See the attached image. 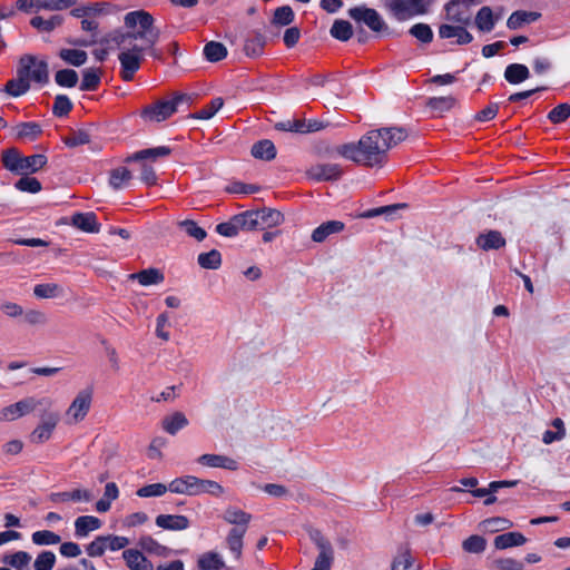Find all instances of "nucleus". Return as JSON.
Listing matches in <instances>:
<instances>
[{
    "instance_id": "obj_1",
    "label": "nucleus",
    "mask_w": 570,
    "mask_h": 570,
    "mask_svg": "<svg viewBox=\"0 0 570 570\" xmlns=\"http://www.w3.org/2000/svg\"><path fill=\"white\" fill-rule=\"evenodd\" d=\"M126 31H114L101 43L114 42L119 49L121 77L130 81L144 60V52L158 41L160 31L154 26V18L145 10L130 11L124 18Z\"/></svg>"
},
{
    "instance_id": "obj_2",
    "label": "nucleus",
    "mask_w": 570,
    "mask_h": 570,
    "mask_svg": "<svg viewBox=\"0 0 570 570\" xmlns=\"http://www.w3.org/2000/svg\"><path fill=\"white\" fill-rule=\"evenodd\" d=\"M406 138L403 128H382L364 135L357 145L345 144L337 148L341 156L354 163L374 166L381 164L389 149Z\"/></svg>"
},
{
    "instance_id": "obj_3",
    "label": "nucleus",
    "mask_w": 570,
    "mask_h": 570,
    "mask_svg": "<svg viewBox=\"0 0 570 570\" xmlns=\"http://www.w3.org/2000/svg\"><path fill=\"white\" fill-rule=\"evenodd\" d=\"M384 10L396 21L429 13L434 0H381Z\"/></svg>"
},
{
    "instance_id": "obj_4",
    "label": "nucleus",
    "mask_w": 570,
    "mask_h": 570,
    "mask_svg": "<svg viewBox=\"0 0 570 570\" xmlns=\"http://www.w3.org/2000/svg\"><path fill=\"white\" fill-rule=\"evenodd\" d=\"M111 12V6L107 2H95L73 8L70 14L80 19L81 29L90 32L94 38L99 32V20Z\"/></svg>"
},
{
    "instance_id": "obj_5",
    "label": "nucleus",
    "mask_w": 570,
    "mask_h": 570,
    "mask_svg": "<svg viewBox=\"0 0 570 570\" xmlns=\"http://www.w3.org/2000/svg\"><path fill=\"white\" fill-rule=\"evenodd\" d=\"M52 404L49 397L37 399L28 396L20 401L9 404L0 410V422L8 423L17 421L30 413L38 406H50Z\"/></svg>"
},
{
    "instance_id": "obj_6",
    "label": "nucleus",
    "mask_w": 570,
    "mask_h": 570,
    "mask_svg": "<svg viewBox=\"0 0 570 570\" xmlns=\"http://www.w3.org/2000/svg\"><path fill=\"white\" fill-rule=\"evenodd\" d=\"M94 400V387L87 386L77 392L68 409L66 410V420L69 424L80 423L90 412Z\"/></svg>"
},
{
    "instance_id": "obj_7",
    "label": "nucleus",
    "mask_w": 570,
    "mask_h": 570,
    "mask_svg": "<svg viewBox=\"0 0 570 570\" xmlns=\"http://www.w3.org/2000/svg\"><path fill=\"white\" fill-rule=\"evenodd\" d=\"M184 96H176L171 100L157 101L154 105L147 106L142 110L141 116L147 121H164L177 111V107L184 100Z\"/></svg>"
},
{
    "instance_id": "obj_8",
    "label": "nucleus",
    "mask_w": 570,
    "mask_h": 570,
    "mask_svg": "<svg viewBox=\"0 0 570 570\" xmlns=\"http://www.w3.org/2000/svg\"><path fill=\"white\" fill-rule=\"evenodd\" d=\"M19 75H22L30 85V81L46 83L48 81V65L42 60H37L31 56L20 59Z\"/></svg>"
},
{
    "instance_id": "obj_9",
    "label": "nucleus",
    "mask_w": 570,
    "mask_h": 570,
    "mask_svg": "<svg viewBox=\"0 0 570 570\" xmlns=\"http://www.w3.org/2000/svg\"><path fill=\"white\" fill-rule=\"evenodd\" d=\"M309 538L318 549V556L312 570H331L334 560L331 542L318 530H311Z\"/></svg>"
},
{
    "instance_id": "obj_10",
    "label": "nucleus",
    "mask_w": 570,
    "mask_h": 570,
    "mask_svg": "<svg viewBox=\"0 0 570 570\" xmlns=\"http://www.w3.org/2000/svg\"><path fill=\"white\" fill-rule=\"evenodd\" d=\"M348 14L355 21L365 23L374 32H385L389 30L387 23L375 9L364 6L355 7L350 9Z\"/></svg>"
},
{
    "instance_id": "obj_11",
    "label": "nucleus",
    "mask_w": 570,
    "mask_h": 570,
    "mask_svg": "<svg viewBox=\"0 0 570 570\" xmlns=\"http://www.w3.org/2000/svg\"><path fill=\"white\" fill-rule=\"evenodd\" d=\"M479 4V0H452L445 6L446 19L460 24H469L472 18V7Z\"/></svg>"
},
{
    "instance_id": "obj_12",
    "label": "nucleus",
    "mask_w": 570,
    "mask_h": 570,
    "mask_svg": "<svg viewBox=\"0 0 570 570\" xmlns=\"http://www.w3.org/2000/svg\"><path fill=\"white\" fill-rule=\"evenodd\" d=\"M59 414L57 412L45 413L30 434V441L36 444H42L49 441L52 436L59 422Z\"/></svg>"
},
{
    "instance_id": "obj_13",
    "label": "nucleus",
    "mask_w": 570,
    "mask_h": 570,
    "mask_svg": "<svg viewBox=\"0 0 570 570\" xmlns=\"http://www.w3.org/2000/svg\"><path fill=\"white\" fill-rule=\"evenodd\" d=\"M342 175V168L337 164H316L306 170L308 179L314 181L336 180Z\"/></svg>"
},
{
    "instance_id": "obj_14",
    "label": "nucleus",
    "mask_w": 570,
    "mask_h": 570,
    "mask_svg": "<svg viewBox=\"0 0 570 570\" xmlns=\"http://www.w3.org/2000/svg\"><path fill=\"white\" fill-rule=\"evenodd\" d=\"M502 9L495 13L489 6L480 8L474 18L475 27L481 32H491L495 23L501 19Z\"/></svg>"
},
{
    "instance_id": "obj_15",
    "label": "nucleus",
    "mask_w": 570,
    "mask_h": 570,
    "mask_svg": "<svg viewBox=\"0 0 570 570\" xmlns=\"http://www.w3.org/2000/svg\"><path fill=\"white\" fill-rule=\"evenodd\" d=\"M155 523L164 530L181 531L189 528V520L181 514H159L156 517Z\"/></svg>"
},
{
    "instance_id": "obj_16",
    "label": "nucleus",
    "mask_w": 570,
    "mask_h": 570,
    "mask_svg": "<svg viewBox=\"0 0 570 570\" xmlns=\"http://www.w3.org/2000/svg\"><path fill=\"white\" fill-rule=\"evenodd\" d=\"M439 36L443 39L455 38L458 45H466L473 40V36L463 27V24H441L439 28Z\"/></svg>"
},
{
    "instance_id": "obj_17",
    "label": "nucleus",
    "mask_w": 570,
    "mask_h": 570,
    "mask_svg": "<svg viewBox=\"0 0 570 570\" xmlns=\"http://www.w3.org/2000/svg\"><path fill=\"white\" fill-rule=\"evenodd\" d=\"M122 558L130 570H154L153 562L137 549L125 550Z\"/></svg>"
},
{
    "instance_id": "obj_18",
    "label": "nucleus",
    "mask_w": 570,
    "mask_h": 570,
    "mask_svg": "<svg viewBox=\"0 0 570 570\" xmlns=\"http://www.w3.org/2000/svg\"><path fill=\"white\" fill-rule=\"evenodd\" d=\"M223 519L233 524V529L239 530V528H243V531H247L252 515L239 508L228 507L223 513Z\"/></svg>"
},
{
    "instance_id": "obj_19",
    "label": "nucleus",
    "mask_w": 570,
    "mask_h": 570,
    "mask_svg": "<svg viewBox=\"0 0 570 570\" xmlns=\"http://www.w3.org/2000/svg\"><path fill=\"white\" fill-rule=\"evenodd\" d=\"M345 225L341 220H328L321 224L312 233V240L315 243H323L331 235L338 234L344 229Z\"/></svg>"
},
{
    "instance_id": "obj_20",
    "label": "nucleus",
    "mask_w": 570,
    "mask_h": 570,
    "mask_svg": "<svg viewBox=\"0 0 570 570\" xmlns=\"http://www.w3.org/2000/svg\"><path fill=\"white\" fill-rule=\"evenodd\" d=\"M101 521L94 515H82L75 520V534L77 538H86L90 532L100 529Z\"/></svg>"
},
{
    "instance_id": "obj_21",
    "label": "nucleus",
    "mask_w": 570,
    "mask_h": 570,
    "mask_svg": "<svg viewBox=\"0 0 570 570\" xmlns=\"http://www.w3.org/2000/svg\"><path fill=\"white\" fill-rule=\"evenodd\" d=\"M71 224L76 228L86 233H98L99 224L94 213H77L71 218Z\"/></svg>"
},
{
    "instance_id": "obj_22",
    "label": "nucleus",
    "mask_w": 570,
    "mask_h": 570,
    "mask_svg": "<svg viewBox=\"0 0 570 570\" xmlns=\"http://www.w3.org/2000/svg\"><path fill=\"white\" fill-rule=\"evenodd\" d=\"M196 476L185 475L181 478L174 479L169 484L168 489L171 493L196 495Z\"/></svg>"
},
{
    "instance_id": "obj_23",
    "label": "nucleus",
    "mask_w": 570,
    "mask_h": 570,
    "mask_svg": "<svg viewBox=\"0 0 570 570\" xmlns=\"http://www.w3.org/2000/svg\"><path fill=\"white\" fill-rule=\"evenodd\" d=\"M541 18V13L535 11L518 10L511 13L507 20V27L510 30L520 29L527 23L534 22Z\"/></svg>"
},
{
    "instance_id": "obj_24",
    "label": "nucleus",
    "mask_w": 570,
    "mask_h": 570,
    "mask_svg": "<svg viewBox=\"0 0 570 570\" xmlns=\"http://www.w3.org/2000/svg\"><path fill=\"white\" fill-rule=\"evenodd\" d=\"M197 462L210 468H223L227 470L237 469V462L234 459L225 455L203 454L197 459Z\"/></svg>"
},
{
    "instance_id": "obj_25",
    "label": "nucleus",
    "mask_w": 570,
    "mask_h": 570,
    "mask_svg": "<svg viewBox=\"0 0 570 570\" xmlns=\"http://www.w3.org/2000/svg\"><path fill=\"white\" fill-rule=\"evenodd\" d=\"M258 228H272L279 226L284 222V216L281 212L272 208H263L256 210Z\"/></svg>"
},
{
    "instance_id": "obj_26",
    "label": "nucleus",
    "mask_w": 570,
    "mask_h": 570,
    "mask_svg": "<svg viewBox=\"0 0 570 570\" xmlns=\"http://www.w3.org/2000/svg\"><path fill=\"white\" fill-rule=\"evenodd\" d=\"M138 546L142 551L157 557L167 558L171 554V550L168 547L163 546L150 535L140 537Z\"/></svg>"
},
{
    "instance_id": "obj_27",
    "label": "nucleus",
    "mask_w": 570,
    "mask_h": 570,
    "mask_svg": "<svg viewBox=\"0 0 570 570\" xmlns=\"http://www.w3.org/2000/svg\"><path fill=\"white\" fill-rule=\"evenodd\" d=\"M476 244L483 250L499 249L505 245V239L500 232L489 230L478 236Z\"/></svg>"
},
{
    "instance_id": "obj_28",
    "label": "nucleus",
    "mask_w": 570,
    "mask_h": 570,
    "mask_svg": "<svg viewBox=\"0 0 570 570\" xmlns=\"http://www.w3.org/2000/svg\"><path fill=\"white\" fill-rule=\"evenodd\" d=\"M527 542L525 537L520 532H507L494 538L493 544L498 550L512 547H520Z\"/></svg>"
},
{
    "instance_id": "obj_29",
    "label": "nucleus",
    "mask_w": 570,
    "mask_h": 570,
    "mask_svg": "<svg viewBox=\"0 0 570 570\" xmlns=\"http://www.w3.org/2000/svg\"><path fill=\"white\" fill-rule=\"evenodd\" d=\"M92 499V494L87 489H75L72 491L59 492L55 493L51 497V500L57 503H63L68 501L75 502H89Z\"/></svg>"
},
{
    "instance_id": "obj_30",
    "label": "nucleus",
    "mask_w": 570,
    "mask_h": 570,
    "mask_svg": "<svg viewBox=\"0 0 570 570\" xmlns=\"http://www.w3.org/2000/svg\"><path fill=\"white\" fill-rule=\"evenodd\" d=\"M246 532L247 531H243V528H239V530L230 529L226 537V546L236 560H239L242 557L244 546L243 539Z\"/></svg>"
},
{
    "instance_id": "obj_31",
    "label": "nucleus",
    "mask_w": 570,
    "mask_h": 570,
    "mask_svg": "<svg viewBox=\"0 0 570 570\" xmlns=\"http://www.w3.org/2000/svg\"><path fill=\"white\" fill-rule=\"evenodd\" d=\"M187 425L188 419L181 412H174L173 414L165 416L161 422L163 429L171 435H175Z\"/></svg>"
},
{
    "instance_id": "obj_32",
    "label": "nucleus",
    "mask_w": 570,
    "mask_h": 570,
    "mask_svg": "<svg viewBox=\"0 0 570 570\" xmlns=\"http://www.w3.org/2000/svg\"><path fill=\"white\" fill-rule=\"evenodd\" d=\"M12 131L19 139L35 140L42 134V128L39 124L29 121L16 125Z\"/></svg>"
},
{
    "instance_id": "obj_33",
    "label": "nucleus",
    "mask_w": 570,
    "mask_h": 570,
    "mask_svg": "<svg viewBox=\"0 0 570 570\" xmlns=\"http://www.w3.org/2000/svg\"><path fill=\"white\" fill-rule=\"evenodd\" d=\"M170 154V148L166 146H159L155 148H148L140 151H137L129 156L126 161H145V160H155L160 157H166Z\"/></svg>"
},
{
    "instance_id": "obj_34",
    "label": "nucleus",
    "mask_w": 570,
    "mask_h": 570,
    "mask_svg": "<svg viewBox=\"0 0 570 570\" xmlns=\"http://www.w3.org/2000/svg\"><path fill=\"white\" fill-rule=\"evenodd\" d=\"M512 525H513L512 521H510L507 518L493 517V518L483 520L479 524V528L482 532H485V533H497V532L505 531V530L512 528Z\"/></svg>"
},
{
    "instance_id": "obj_35",
    "label": "nucleus",
    "mask_w": 570,
    "mask_h": 570,
    "mask_svg": "<svg viewBox=\"0 0 570 570\" xmlns=\"http://www.w3.org/2000/svg\"><path fill=\"white\" fill-rule=\"evenodd\" d=\"M130 279H136L142 286H150L160 284L164 281V275L159 269L148 268L138 273L129 275Z\"/></svg>"
},
{
    "instance_id": "obj_36",
    "label": "nucleus",
    "mask_w": 570,
    "mask_h": 570,
    "mask_svg": "<svg viewBox=\"0 0 570 570\" xmlns=\"http://www.w3.org/2000/svg\"><path fill=\"white\" fill-rule=\"evenodd\" d=\"M197 566L200 570H220L225 562L219 553L209 551L199 556Z\"/></svg>"
},
{
    "instance_id": "obj_37",
    "label": "nucleus",
    "mask_w": 570,
    "mask_h": 570,
    "mask_svg": "<svg viewBox=\"0 0 570 570\" xmlns=\"http://www.w3.org/2000/svg\"><path fill=\"white\" fill-rule=\"evenodd\" d=\"M530 76L527 66L521 63H511L505 68L504 78L508 82L517 85L527 80Z\"/></svg>"
},
{
    "instance_id": "obj_38",
    "label": "nucleus",
    "mask_w": 570,
    "mask_h": 570,
    "mask_svg": "<svg viewBox=\"0 0 570 570\" xmlns=\"http://www.w3.org/2000/svg\"><path fill=\"white\" fill-rule=\"evenodd\" d=\"M47 164V157L42 154H36L28 157L22 156L19 174H32L41 169Z\"/></svg>"
},
{
    "instance_id": "obj_39",
    "label": "nucleus",
    "mask_w": 570,
    "mask_h": 570,
    "mask_svg": "<svg viewBox=\"0 0 570 570\" xmlns=\"http://www.w3.org/2000/svg\"><path fill=\"white\" fill-rule=\"evenodd\" d=\"M252 155L257 159L272 160L276 156V148L271 140L264 139L253 145Z\"/></svg>"
},
{
    "instance_id": "obj_40",
    "label": "nucleus",
    "mask_w": 570,
    "mask_h": 570,
    "mask_svg": "<svg viewBox=\"0 0 570 570\" xmlns=\"http://www.w3.org/2000/svg\"><path fill=\"white\" fill-rule=\"evenodd\" d=\"M132 179V174L126 167H119L110 173L109 184L114 189H122L129 186Z\"/></svg>"
},
{
    "instance_id": "obj_41",
    "label": "nucleus",
    "mask_w": 570,
    "mask_h": 570,
    "mask_svg": "<svg viewBox=\"0 0 570 570\" xmlns=\"http://www.w3.org/2000/svg\"><path fill=\"white\" fill-rule=\"evenodd\" d=\"M59 57L68 65L80 67L86 63L87 52L79 49H61Z\"/></svg>"
},
{
    "instance_id": "obj_42",
    "label": "nucleus",
    "mask_w": 570,
    "mask_h": 570,
    "mask_svg": "<svg viewBox=\"0 0 570 570\" xmlns=\"http://www.w3.org/2000/svg\"><path fill=\"white\" fill-rule=\"evenodd\" d=\"M62 294V287L55 283L38 284L33 287V295L38 298H55Z\"/></svg>"
},
{
    "instance_id": "obj_43",
    "label": "nucleus",
    "mask_w": 570,
    "mask_h": 570,
    "mask_svg": "<svg viewBox=\"0 0 570 570\" xmlns=\"http://www.w3.org/2000/svg\"><path fill=\"white\" fill-rule=\"evenodd\" d=\"M392 570H420V564L407 550H404L395 557Z\"/></svg>"
},
{
    "instance_id": "obj_44",
    "label": "nucleus",
    "mask_w": 570,
    "mask_h": 570,
    "mask_svg": "<svg viewBox=\"0 0 570 570\" xmlns=\"http://www.w3.org/2000/svg\"><path fill=\"white\" fill-rule=\"evenodd\" d=\"M240 230H254L258 228L256 210H246L234 216Z\"/></svg>"
},
{
    "instance_id": "obj_45",
    "label": "nucleus",
    "mask_w": 570,
    "mask_h": 570,
    "mask_svg": "<svg viewBox=\"0 0 570 570\" xmlns=\"http://www.w3.org/2000/svg\"><path fill=\"white\" fill-rule=\"evenodd\" d=\"M196 495L208 493L219 497L224 493V488L216 481L203 480L196 476Z\"/></svg>"
},
{
    "instance_id": "obj_46",
    "label": "nucleus",
    "mask_w": 570,
    "mask_h": 570,
    "mask_svg": "<svg viewBox=\"0 0 570 570\" xmlns=\"http://www.w3.org/2000/svg\"><path fill=\"white\" fill-rule=\"evenodd\" d=\"M204 55L208 61L216 62L226 57L227 49L220 42L210 41L204 47Z\"/></svg>"
},
{
    "instance_id": "obj_47",
    "label": "nucleus",
    "mask_w": 570,
    "mask_h": 570,
    "mask_svg": "<svg viewBox=\"0 0 570 570\" xmlns=\"http://www.w3.org/2000/svg\"><path fill=\"white\" fill-rule=\"evenodd\" d=\"M31 540L36 546H55L60 543L61 538L50 530H40L32 533Z\"/></svg>"
},
{
    "instance_id": "obj_48",
    "label": "nucleus",
    "mask_w": 570,
    "mask_h": 570,
    "mask_svg": "<svg viewBox=\"0 0 570 570\" xmlns=\"http://www.w3.org/2000/svg\"><path fill=\"white\" fill-rule=\"evenodd\" d=\"M31 556L26 551H17L12 554L6 556L3 562L11 566L16 570H23L29 566Z\"/></svg>"
},
{
    "instance_id": "obj_49",
    "label": "nucleus",
    "mask_w": 570,
    "mask_h": 570,
    "mask_svg": "<svg viewBox=\"0 0 570 570\" xmlns=\"http://www.w3.org/2000/svg\"><path fill=\"white\" fill-rule=\"evenodd\" d=\"M330 32L333 38L341 41H347L353 35L351 23L345 20H336L333 23Z\"/></svg>"
},
{
    "instance_id": "obj_50",
    "label": "nucleus",
    "mask_w": 570,
    "mask_h": 570,
    "mask_svg": "<svg viewBox=\"0 0 570 570\" xmlns=\"http://www.w3.org/2000/svg\"><path fill=\"white\" fill-rule=\"evenodd\" d=\"M30 23L40 31L49 32L62 23V18L60 16H52L50 19H43L37 16L31 19Z\"/></svg>"
},
{
    "instance_id": "obj_51",
    "label": "nucleus",
    "mask_w": 570,
    "mask_h": 570,
    "mask_svg": "<svg viewBox=\"0 0 570 570\" xmlns=\"http://www.w3.org/2000/svg\"><path fill=\"white\" fill-rule=\"evenodd\" d=\"M198 264L203 268L217 269L222 264V255L218 250L212 249L198 255Z\"/></svg>"
},
{
    "instance_id": "obj_52",
    "label": "nucleus",
    "mask_w": 570,
    "mask_h": 570,
    "mask_svg": "<svg viewBox=\"0 0 570 570\" xmlns=\"http://www.w3.org/2000/svg\"><path fill=\"white\" fill-rule=\"evenodd\" d=\"M30 85L22 75L18 73V78L7 82L4 90L12 97H19L29 90Z\"/></svg>"
},
{
    "instance_id": "obj_53",
    "label": "nucleus",
    "mask_w": 570,
    "mask_h": 570,
    "mask_svg": "<svg viewBox=\"0 0 570 570\" xmlns=\"http://www.w3.org/2000/svg\"><path fill=\"white\" fill-rule=\"evenodd\" d=\"M456 104L452 96L446 97H432L428 101V107L438 112H445L451 110Z\"/></svg>"
},
{
    "instance_id": "obj_54",
    "label": "nucleus",
    "mask_w": 570,
    "mask_h": 570,
    "mask_svg": "<svg viewBox=\"0 0 570 570\" xmlns=\"http://www.w3.org/2000/svg\"><path fill=\"white\" fill-rule=\"evenodd\" d=\"M223 106H224L223 98H220V97L214 98L213 100H210V102L208 105H206L202 109H199L195 114L194 117L196 119L208 120V119L213 118L218 112V110H220V108Z\"/></svg>"
},
{
    "instance_id": "obj_55",
    "label": "nucleus",
    "mask_w": 570,
    "mask_h": 570,
    "mask_svg": "<svg viewBox=\"0 0 570 570\" xmlns=\"http://www.w3.org/2000/svg\"><path fill=\"white\" fill-rule=\"evenodd\" d=\"M21 158H22V156L20 155V153L17 149L11 148L3 153L2 163H3V166L8 170L19 174L20 166H21Z\"/></svg>"
},
{
    "instance_id": "obj_56",
    "label": "nucleus",
    "mask_w": 570,
    "mask_h": 570,
    "mask_svg": "<svg viewBox=\"0 0 570 570\" xmlns=\"http://www.w3.org/2000/svg\"><path fill=\"white\" fill-rule=\"evenodd\" d=\"M100 82V73L99 70L94 68H88L82 72V81L80 85L81 90H96Z\"/></svg>"
},
{
    "instance_id": "obj_57",
    "label": "nucleus",
    "mask_w": 570,
    "mask_h": 570,
    "mask_svg": "<svg viewBox=\"0 0 570 570\" xmlns=\"http://www.w3.org/2000/svg\"><path fill=\"white\" fill-rule=\"evenodd\" d=\"M265 46V39L262 35H255L248 38L244 45V51L249 57H257L262 55Z\"/></svg>"
},
{
    "instance_id": "obj_58",
    "label": "nucleus",
    "mask_w": 570,
    "mask_h": 570,
    "mask_svg": "<svg viewBox=\"0 0 570 570\" xmlns=\"http://www.w3.org/2000/svg\"><path fill=\"white\" fill-rule=\"evenodd\" d=\"M77 0H37V10L60 11L72 7Z\"/></svg>"
},
{
    "instance_id": "obj_59",
    "label": "nucleus",
    "mask_w": 570,
    "mask_h": 570,
    "mask_svg": "<svg viewBox=\"0 0 570 570\" xmlns=\"http://www.w3.org/2000/svg\"><path fill=\"white\" fill-rule=\"evenodd\" d=\"M178 226L181 230H184L188 236L195 238L200 242L206 237V230L197 225L194 220H181L178 223Z\"/></svg>"
},
{
    "instance_id": "obj_60",
    "label": "nucleus",
    "mask_w": 570,
    "mask_h": 570,
    "mask_svg": "<svg viewBox=\"0 0 570 570\" xmlns=\"http://www.w3.org/2000/svg\"><path fill=\"white\" fill-rule=\"evenodd\" d=\"M167 491H169L168 485L164 483H153L139 488L137 490V495L139 498L161 497Z\"/></svg>"
},
{
    "instance_id": "obj_61",
    "label": "nucleus",
    "mask_w": 570,
    "mask_h": 570,
    "mask_svg": "<svg viewBox=\"0 0 570 570\" xmlns=\"http://www.w3.org/2000/svg\"><path fill=\"white\" fill-rule=\"evenodd\" d=\"M462 548L469 553H481L487 548V540L480 535H471L463 541Z\"/></svg>"
},
{
    "instance_id": "obj_62",
    "label": "nucleus",
    "mask_w": 570,
    "mask_h": 570,
    "mask_svg": "<svg viewBox=\"0 0 570 570\" xmlns=\"http://www.w3.org/2000/svg\"><path fill=\"white\" fill-rule=\"evenodd\" d=\"M56 82L61 87H75L78 82V75L72 69L59 70L55 76Z\"/></svg>"
},
{
    "instance_id": "obj_63",
    "label": "nucleus",
    "mask_w": 570,
    "mask_h": 570,
    "mask_svg": "<svg viewBox=\"0 0 570 570\" xmlns=\"http://www.w3.org/2000/svg\"><path fill=\"white\" fill-rule=\"evenodd\" d=\"M56 563V556L51 551L40 552L33 563L35 570H52Z\"/></svg>"
},
{
    "instance_id": "obj_64",
    "label": "nucleus",
    "mask_w": 570,
    "mask_h": 570,
    "mask_svg": "<svg viewBox=\"0 0 570 570\" xmlns=\"http://www.w3.org/2000/svg\"><path fill=\"white\" fill-rule=\"evenodd\" d=\"M413 37L424 43H429L433 39V31L429 24L415 23L410 28L409 31Z\"/></svg>"
}]
</instances>
